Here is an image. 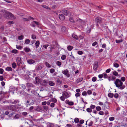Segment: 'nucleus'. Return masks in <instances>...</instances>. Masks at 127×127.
<instances>
[{
	"label": "nucleus",
	"mask_w": 127,
	"mask_h": 127,
	"mask_svg": "<svg viewBox=\"0 0 127 127\" xmlns=\"http://www.w3.org/2000/svg\"><path fill=\"white\" fill-rule=\"evenodd\" d=\"M20 88H17L16 89L17 93L20 95H26L30 97H31L33 95L35 94V91L34 90H32L31 91L32 94H28L27 92H25L24 90H20Z\"/></svg>",
	"instance_id": "1"
},
{
	"label": "nucleus",
	"mask_w": 127,
	"mask_h": 127,
	"mask_svg": "<svg viewBox=\"0 0 127 127\" xmlns=\"http://www.w3.org/2000/svg\"><path fill=\"white\" fill-rule=\"evenodd\" d=\"M114 82L115 84L116 87L118 88L120 87L123 84V83L118 78Z\"/></svg>",
	"instance_id": "2"
},
{
	"label": "nucleus",
	"mask_w": 127,
	"mask_h": 127,
	"mask_svg": "<svg viewBox=\"0 0 127 127\" xmlns=\"http://www.w3.org/2000/svg\"><path fill=\"white\" fill-rule=\"evenodd\" d=\"M17 106L16 105H11L8 106L7 109L12 111H14L17 109Z\"/></svg>",
	"instance_id": "3"
},
{
	"label": "nucleus",
	"mask_w": 127,
	"mask_h": 127,
	"mask_svg": "<svg viewBox=\"0 0 127 127\" xmlns=\"http://www.w3.org/2000/svg\"><path fill=\"white\" fill-rule=\"evenodd\" d=\"M103 21V19L100 16H98L95 18V21L96 23H98L101 24Z\"/></svg>",
	"instance_id": "4"
},
{
	"label": "nucleus",
	"mask_w": 127,
	"mask_h": 127,
	"mask_svg": "<svg viewBox=\"0 0 127 127\" xmlns=\"http://www.w3.org/2000/svg\"><path fill=\"white\" fill-rule=\"evenodd\" d=\"M102 108L103 110H105V111H107V110H106V109H109V104L107 101L105 102L104 105L102 106Z\"/></svg>",
	"instance_id": "5"
},
{
	"label": "nucleus",
	"mask_w": 127,
	"mask_h": 127,
	"mask_svg": "<svg viewBox=\"0 0 127 127\" xmlns=\"http://www.w3.org/2000/svg\"><path fill=\"white\" fill-rule=\"evenodd\" d=\"M30 100L29 99L25 101V104L26 106L32 105L34 104V102H32L30 103Z\"/></svg>",
	"instance_id": "6"
},
{
	"label": "nucleus",
	"mask_w": 127,
	"mask_h": 127,
	"mask_svg": "<svg viewBox=\"0 0 127 127\" xmlns=\"http://www.w3.org/2000/svg\"><path fill=\"white\" fill-rule=\"evenodd\" d=\"M98 64V62L96 61L95 62L93 67V69L95 70L96 71L97 70Z\"/></svg>",
	"instance_id": "7"
},
{
	"label": "nucleus",
	"mask_w": 127,
	"mask_h": 127,
	"mask_svg": "<svg viewBox=\"0 0 127 127\" xmlns=\"http://www.w3.org/2000/svg\"><path fill=\"white\" fill-rule=\"evenodd\" d=\"M62 95L65 96V98H67L69 97V95L67 92L65 91L62 92Z\"/></svg>",
	"instance_id": "8"
},
{
	"label": "nucleus",
	"mask_w": 127,
	"mask_h": 127,
	"mask_svg": "<svg viewBox=\"0 0 127 127\" xmlns=\"http://www.w3.org/2000/svg\"><path fill=\"white\" fill-rule=\"evenodd\" d=\"M12 15H13V14L11 13L10 14L7 13H5L4 15V17L7 19H8L9 18V16L11 17H12Z\"/></svg>",
	"instance_id": "9"
},
{
	"label": "nucleus",
	"mask_w": 127,
	"mask_h": 127,
	"mask_svg": "<svg viewBox=\"0 0 127 127\" xmlns=\"http://www.w3.org/2000/svg\"><path fill=\"white\" fill-rule=\"evenodd\" d=\"M16 61L17 62V64L18 66H19L20 64L21 63V59L20 57H17L16 59Z\"/></svg>",
	"instance_id": "10"
},
{
	"label": "nucleus",
	"mask_w": 127,
	"mask_h": 127,
	"mask_svg": "<svg viewBox=\"0 0 127 127\" xmlns=\"http://www.w3.org/2000/svg\"><path fill=\"white\" fill-rule=\"evenodd\" d=\"M116 78V77L113 76L112 75L109 76H108V80L109 81H114L115 80Z\"/></svg>",
	"instance_id": "11"
},
{
	"label": "nucleus",
	"mask_w": 127,
	"mask_h": 127,
	"mask_svg": "<svg viewBox=\"0 0 127 127\" xmlns=\"http://www.w3.org/2000/svg\"><path fill=\"white\" fill-rule=\"evenodd\" d=\"M59 17L60 19L62 21H63L65 19L64 15L61 14H59Z\"/></svg>",
	"instance_id": "12"
},
{
	"label": "nucleus",
	"mask_w": 127,
	"mask_h": 127,
	"mask_svg": "<svg viewBox=\"0 0 127 127\" xmlns=\"http://www.w3.org/2000/svg\"><path fill=\"white\" fill-rule=\"evenodd\" d=\"M27 62L29 64H33L35 62V61L32 59H29L27 60Z\"/></svg>",
	"instance_id": "13"
},
{
	"label": "nucleus",
	"mask_w": 127,
	"mask_h": 127,
	"mask_svg": "<svg viewBox=\"0 0 127 127\" xmlns=\"http://www.w3.org/2000/svg\"><path fill=\"white\" fill-rule=\"evenodd\" d=\"M31 19L34 20V18L31 16H29L28 17V18H24L23 20L24 21H28Z\"/></svg>",
	"instance_id": "14"
},
{
	"label": "nucleus",
	"mask_w": 127,
	"mask_h": 127,
	"mask_svg": "<svg viewBox=\"0 0 127 127\" xmlns=\"http://www.w3.org/2000/svg\"><path fill=\"white\" fill-rule=\"evenodd\" d=\"M65 102L66 103L68 104L69 105L72 106L74 105V102L72 101H69L68 100H66Z\"/></svg>",
	"instance_id": "15"
},
{
	"label": "nucleus",
	"mask_w": 127,
	"mask_h": 127,
	"mask_svg": "<svg viewBox=\"0 0 127 127\" xmlns=\"http://www.w3.org/2000/svg\"><path fill=\"white\" fill-rule=\"evenodd\" d=\"M5 114L7 115L9 114L8 116L9 117H10L13 115V112H5Z\"/></svg>",
	"instance_id": "16"
},
{
	"label": "nucleus",
	"mask_w": 127,
	"mask_h": 127,
	"mask_svg": "<svg viewBox=\"0 0 127 127\" xmlns=\"http://www.w3.org/2000/svg\"><path fill=\"white\" fill-rule=\"evenodd\" d=\"M18 88H20V89L24 90L26 88V87L24 84H21L20 85L19 87Z\"/></svg>",
	"instance_id": "17"
},
{
	"label": "nucleus",
	"mask_w": 127,
	"mask_h": 127,
	"mask_svg": "<svg viewBox=\"0 0 127 127\" xmlns=\"http://www.w3.org/2000/svg\"><path fill=\"white\" fill-rule=\"evenodd\" d=\"M35 83L37 84H38L40 83V80L39 79L38 77H35Z\"/></svg>",
	"instance_id": "18"
},
{
	"label": "nucleus",
	"mask_w": 127,
	"mask_h": 127,
	"mask_svg": "<svg viewBox=\"0 0 127 127\" xmlns=\"http://www.w3.org/2000/svg\"><path fill=\"white\" fill-rule=\"evenodd\" d=\"M41 85L44 86H46L47 85V83L46 81L45 80H43L41 83Z\"/></svg>",
	"instance_id": "19"
},
{
	"label": "nucleus",
	"mask_w": 127,
	"mask_h": 127,
	"mask_svg": "<svg viewBox=\"0 0 127 127\" xmlns=\"http://www.w3.org/2000/svg\"><path fill=\"white\" fill-rule=\"evenodd\" d=\"M26 85L27 87L28 88H30L31 87H33L34 85L32 83H28L26 84Z\"/></svg>",
	"instance_id": "20"
},
{
	"label": "nucleus",
	"mask_w": 127,
	"mask_h": 127,
	"mask_svg": "<svg viewBox=\"0 0 127 127\" xmlns=\"http://www.w3.org/2000/svg\"><path fill=\"white\" fill-rule=\"evenodd\" d=\"M31 57L32 59L36 60H37L38 59V57L34 55H32Z\"/></svg>",
	"instance_id": "21"
},
{
	"label": "nucleus",
	"mask_w": 127,
	"mask_h": 127,
	"mask_svg": "<svg viewBox=\"0 0 127 127\" xmlns=\"http://www.w3.org/2000/svg\"><path fill=\"white\" fill-rule=\"evenodd\" d=\"M62 83V81L60 80L59 78H58V80L56 81V84L58 85H61Z\"/></svg>",
	"instance_id": "22"
},
{
	"label": "nucleus",
	"mask_w": 127,
	"mask_h": 127,
	"mask_svg": "<svg viewBox=\"0 0 127 127\" xmlns=\"http://www.w3.org/2000/svg\"><path fill=\"white\" fill-rule=\"evenodd\" d=\"M72 37L75 39L77 40L78 39V37L77 35H76L75 33H73L72 34Z\"/></svg>",
	"instance_id": "23"
},
{
	"label": "nucleus",
	"mask_w": 127,
	"mask_h": 127,
	"mask_svg": "<svg viewBox=\"0 0 127 127\" xmlns=\"http://www.w3.org/2000/svg\"><path fill=\"white\" fill-rule=\"evenodd\" d=\"M42 109V108L41 106L39 105L36 108H35L36 111H40V110Z\"/></svg>",
	"instance_id": "24"
},
{
	"label": "nucleus",
	"mask_w": 127,
	"mask_h": 127,
	"mask_svg": "<svg viewBox=\"0 0 127 127\" xmlns=\"http://www.w3.org/2000/svg\"><path fill=\"white\" fill-rule=\"evenodd\" d=\"M83 80V78H78L76 81V83H78L82 81Z\"/></svg>",
	"instance_id": "25"
},
{
	"label": "nucleus",
	"mask_w": 127,
	"mask_h": 127,
	"mask_svg": "<svg viewBox=\"0 0 127 127\" xmlns=\"http://www.w3.org/2000/svg\"><path fill=\"white\" fill-rule=\"evenodd\" d=\"M5 70L8 71H12V69L10 67H7L5 68Z\"/></svg>",
	"instance_id": "26"
},
{
	"label": "nucleus",
	"mask_w": 127,
	"mask_h": 127,
	"mask_svg": "<svg viewBox=\"0 0 127 127\" xmlns=\"http://www.w3.org/2000/svg\"><path fill=\"white\" fill-rule=\"evenodd\" d=\"M69 72V71L68 69H66L62 71V73L65 75H66Z\"/></svg>",
	"instance_id": "27"
},
{
	"label": "nucleus",
	"mask_w": 127,
	"mask_h": 127,
	"mask_svg": "<svg viewBox=\"0 0 127 127\" xmlns=\"http://www.w3.org/2000/svg\"><path fill=\"white\" fill-rule=\"evenodd\" d=\"M40 43L38 41H37L35 44V47L36 48H38L39 45Z\"/></svg>",
	"instance_id": "28"
},
{
	"label": "nucleus",
	"mask_w": 127,
	"mask_h": 127,
	"mask_svg": "<svg viewBox=\"0 0 127 127\" xmlns=\"http://www.w3.org/2000/svg\"><path fill=\"white\" fill-rule=\"evenodd\" d=\"M61 30V31L63 32H65L66 31V27L64 26H63L62 27Z\"/></svg>",
	"instance_id": "29"
},
{
	"label": "nucleus",
	"mask_w": 127,
	"mask_h": 127,
	"mask_svg": "<svg viewBox=\"0 0 127 127\" xmlns=\"http://www.w3.org/2000/svg\"><path fill=\"white\" fill-rule=\"evenodd\" d=\"M73 48V47L70 45H69L67 47V49L68 51H70Z\"/></svg>",
	"instance_id": "30"
},
{
	"label": "nucleus",
	"mask_w": 127,
	"mask_h": 127,
	"mask_svg": "<svg viewBox=\"0 0 127 127\" xmlns=\"http://www.w3.org/2000/svg\"><path fill=\"white\" fill-rule=\"evenodd\" d=\"M49 85L51 86H53L55 85V83L53 81H49Z\"/></svg>",
	"instance_id": "31"
},
{
	"label": "nucleus",
	"mask_w": 127,
	"mask_h": 127,
	"mask_svg": "<svg viewBox=\"0 0 127 127\" xmlns=\"http://www.w3.org/2000/svg\"><path fill=\"white\" fill-rule=\"evenodd\" d=\"M20 102L19 101V100L16 99L13 101V102H12L13 104H16L17 103H19Z\"/></svg>",
	"instance_id": "32"
},
{
	"label": "nucleus",
	"mask_w": 127,
	"mask_h": 127,
	"mask_svg": "<svg viewBox=\"0 0 127 127\" xmlns=\"http://www.w3.org/2000/svg\"><path fill=\"white\" fill-rule=\"evenodd\" d=\"M120 112V113H119L120 116L124 117L126 115V113H125L124 112Z\"/></svg>",
	"instance_id": "33"
},
{
	"label": "nucleus",
	"mask_w": 127,
	"mask_h": 127,
	"mask_svg": "<svg viewBox=\"0 0 127 127\" xmlns=\"http://www.w3.org/2000/svg\"><path fill=\"white\" fill-rule=\"evenodd\" d=\"M108 95L109 97L112 98L114 96V94L112 93H110L108 94Z\"/></svg>",
	"instance_id": "34"
},
{
	"label": "nucleus",
	"mask_w": 127,
	"mask_h": 127,
	"mask_svg": "<svg viewBox=\"0 0 127 127\" xmlns=\"http://www.w3.org/2000/svg\"><path fill=\"white\" fill-rule=\"evenodd\" d=\"M67 11V10L65 9L63 10L64 14L65 15L67 16L68 15Z\"/></svg>",
	"instance_id": "35"
},
{
	"label": "nucleus",
	"mask_w": 127,
	"mask_h": 127,
	"mask_svg": "<svg viewBox=\"0 0 127 127\" xmlns=\"http://www.w3.org/2000/svg\"><path fill=\"white\" fill-rule=\"evenodd\" d=\"M11 52L14 54H17L18 53V51L15 49H14L11 51Z\"/></svg>",
	"instance_id": "36"
},
{
	"label": "nucleus",
	"mask_w": 127,
	"mask_h": 127,
	"mask_svg": "<svg viewBox=\"0 0 127 127\" xmlns=\"http://www.w3.org/2000/svg\"><path fill=\"white\" fill-rule=\"evenodd\" d=\"M42 68V67L41 65H40L37 67L36 69L38 70H39Z\"/></svg>",
	"instance_id": "37"
},
{
	"label": "nucleus",
	"mask_w": 127,
	"mask_h": 127,
	"mask_svg": "<svg viewBox=\"0 0 127 127\" xmlns=\"http://www.w3.org/2000/svg\"><path fill=\"white\" fill-rule=\"evenodd\" d=\"M103 77L104 78H108V76L106 73H103Z\"/></svg>",
	"instance_id": "38"
},
{
	"label": "nucleus",
	"mask_w": 127,
	"mask_h": 127,
	"mask_svg": "<svg viewBox=\"0 0 127 127\" xmlns=\"http://www.w3.org/2000/svg\"><path fill=\"white\" fill-rule=\"evenodd\" d=\"M30 42V40L29 39H26L25 40V43L26 44H29Z\"/></svg>",
	"instance_id": "39"
},
{
	"label": "nucleus",
	"mask_w": 127,
	"mask_h": 127,
	"mask_svg": "<svg viewBox=\"0 0 127 127\" xmlns=\"http://www.w3.org/2000/svg\"><path fill=\"white\" fill-rule=\"evenodd\" d=\"M51 101L54 103H56L57 102V100L55 98H51Z\"/></svg>",
	"instance_id": "40"
},
{
	"label": "nucleus",
	"mask_w": 127,
	"mask_h": 127,
	"mask_svg": "<svg viewBox=\"0 0 127 127\" xmlns=\"http://www.w3.org/2000/svg\"><path fill=\"white\" fill-rule=\"evenodd\" d=\"M24 50L26 52H29L30 50V49L27 47H25L24 48Z\"/></svg>",
	"instance_id": "41"
},
{
	"label": "nucleus",
	"mask_w": 127,
	"mask_h": 127,
	"mask_svg": "<svg viewBox=\"0 0 127 127\" xmlns=\"http://www.w3.org/2000/svg\"><path fill=\"white\" fill-rule=\"evenodd\" d=\"M12 67L13 68H15L16 66V64L15 62H13V63H12Z\"/></svg>",
	"instance_id": "42"
},
{
	"label": "nucleus",
	"mask_w": 127,
	"mask_h": 127,
	"mask_svg": "<svg viewBox=\"0 0 127 127\" xmlns=\"http://www.w3.org/2000/svg\"><path fill=\"white\" fill-rule=\"evenodd\" d=\"M46 66L50 68L51 67V65L48 62H46L45 63Z\"/></svg>",
	"instance_id": "43"
},
{
	"label": "nucleus",
	"mask_w": 127,
	"mask_h": 127,
	"mask_svg": "<svg viewBox=\"0 0 127 127\" xmlns=\"http://www.w3.org/2000/svg\"><path fill=\"white\" fill-rule=\"evenodd\" d=\"M66 58V56L65 55H63L61 57V59L63 60H65Z\"/></svg>",
	"instance_id": "44"
},
{
	"label": "nucleus",
	"mask_w": 127,
	"mask_h": 127,
	"mask_svg": "<svg viewBox=\"0 0 127 127\" xmlns=\"http://www.w3.org/2000/svg\"><path fill=\"white\" fill-rule=\"evenodd\" d=\"M69 21L70 22L72 23H74L75 21L74 20L73 18L72 17H70L69 19Z\"/></svg>",
	"instance_id": "45"
},
{
	"label": "nucleus",
	"mask_w": 127,
	"mask_h": 127,
	"mask_svg": "<svg viewBox=\"0 0 127 127\" xmlns=\"http://www.w3.org/2000/svg\"><path fill=\"white\" fill-rule=\"evenodd\" d=\"M112 74L113 75L116 76H117L118 75V73L117 71H115L113 72Z\"/></svg>",
	"instance_id": "46"
},
{
	"label": "nucleus",
	"mask_w": 127,
	"mask_h": 127,
	"mask_svg": "<svg viewBox=\"0 0 127 127\" xmlns=\"http://www.w3.org/2000/svg\"><path fill=\"white\" fill-rule=\"evenodd\" d=\"M123 40L122 39L119 40H116V42L117 43H119L123 42Z\"/></svg>",
	"instance_id": "47"
},
{
	"label": "nucleus",
	"mask_w": 127,
	"mask_h": 127,
	"mask_svg": "<svg viewBox=\"0 0 127 127\" xmlns=\"http://www.w3.org/2000/svg\"><path fill=\"white\" fill-rule=\"evenodd\" d=\"M16 48L18 49H21L22 48V47L21 46H18L17 45H16Z\"/></svg>",
	"instance_id": "48"
},
{
	"label": "nucleus",
	"mask_w": 127,
	"mask_h": 127,
	"mask_svg": "<svg viewBox=\"0 0 127 127\" xmlns=\"http://www.w3.org/2000/svg\"><path fill=\"white\" fill-rule=\"evenodd\" d=\"M79 121V119L77 118H75L74 119V122L75 123H77Z\"/></svg>",
	"instance_id": "49"
},
{
	"label": "nucleus",
	"mask_w": 127,
	"mask_h": 127,
	"mask_svg": "<svg viewBox=\"0 0 127 127\" xmlns=\"http://www.w3.org/2000/svg\"><path fill=\"white\" fill-rule=\"evenodd\" d=\"M18 39L19 40H22L23 39L24 36L22 35H21L19 36L18 37Z\"/></svg>",
	"instance_id": "50"
},
{
	"label": "nucleus",
	"mask_w": 127,
	"mask_h": 127,
	"mask_svg": "<svg viewBox=\"0 0 127 127\" xmlns=\"http://www.w3.org/2000/svg\"><path fill=\"white\" fill-rule=\"evenodd\" d=\"M126 80V78L124 77H122L121 78L120 80L122 82H124Z\"/></svg>",
	"instance_id": "51"
},
{
	"label": "nucleus",
	"mask_w": 127,
	"mask_h": 127,
	"mask_svg": "<svg viewBox=\"0 0 127 127\" xmlns=\"http://www.w3.org/2000/svg\"><path fill=\"white\" fill-rule=\"evenodd\" d=\"M96 109L97 111H99L101 109V108L100 106H98L96 107Z\"/></svg>",
	"instance_id": "52"
},
{
	"label": "nucleus",
	"mask_w": 127,
	"mask_h": 127,
	"mask_svg": "<svg viewBox=\"0 0 127 127\" xmlns=\"http://www.w3.org/2000/svg\"><path fill=\"white\" fill-rule=\"evenodd\" d=\"M96 77H93L92 79V81L94 82H95L96 81Z\"/></svg>",
	"instance_id": "53"
},
{
	"label": "nucleus",
	"mask_w": 127,
	"mask_h": 127,
	"mask_svg": "<svg viewBox=\"0 0 127 127\" xmlns=\"http://www.w3.org/2000/svg\"><path fill=\"white\" fill-rule=\"evenodd\" d=\"M113 66L117 68L119 66V65L117 63H115L113 64Z\"/></svg>",
	"instance_id": "54"
},
{
	"label": "nucleus",
	"mask_w": 127,
	"mask_h": 127,
	"mask_svg": "<svg viewBox=\"0 0 127 127\" xmlns=\"http://www.w3.org/2000/svg\"><path fill=\"white\" fill-rule=\"evenodd\" d=\"M30 25L31 26L34 27H35L36 26L35 25L34 23L33 22L31 23L30 24Z\"/></svg>",
	"instance_id": "55"
},
{
	"label": "nucleus",
	"mask_w": 127,
	"mask_h": 127,
	"mask_svg": "<svg viewBox=\"0 0 127 127\" xmlns=\"http://www.w3.org/2000/svg\"><path fill=\"white\" fill-rule=\"evenodd\" d=\"M114 97L116 98H117L118 97L119 95L117 93H115L114 95Z\"/></svg>",
	"instance_id": "56"
},
{
	"label": "nucleus",
	"mask_w": 127,
	"mask_h": 127,
	"mask_svg": "<svg viewBox=\"0 0 127 127\" xmlns=\"http://www.w3.org/2000/svg\"><path fill=\"white\" fill-rule=\"evenodd\" d=\"M56 64L58 66H60L61 65V63L59 61H58L57 62Z\"/></svg>",
	"instance_id": "57"
},
{
	"label": "nucleus",
	"mask_w": 127,
	"mask_h": 127,
	"mask_svg": "<svg viewBox=\"0 0 127 127\" xmlns=\"http://www.w3.org/2000/svg\"><path fill=\"white\" fill-rule=\"evenodd\" d=\"M125 85H122V86H120V87L119 88L120 89L123 90L125 88Z\"/></svg>",
	"instance_id": "58"
},
{
	"label": "nucleus",
	"mask_w": 127,
	"mask_h": 127,
	"mask_svg": "<svg viewBox=\"0 0 127 127\" xmlns=\"http://www.w3.org/2000/svg\"><path fill=\"white\" fill-rule=\"evenodd\" d=\"M55 71V70L53 68L51 69H50V72L52 73L54 72Z\"/></svg>",
	"instance_id": "59"
},
{
	"label": "nucleus",
	"mask_w": 127,
	"mask_h": 127,
	"mask_svg": "<svg viewBox=\"0 0 127 127\" xmlns=\"http://www.w3.org/2000/svg\"><path fill=\"white\" fill-rule=\"evenodd\" d=\"M43 109L44 110L47 111L48 109V107L47 106H43Z\"/></svg>",
	"instance_id": "60"
},
{
	"label": "nucleus",
	"mask_w": 127,
	"mask_h": 127,
	"mask_svg": "<svg viewBox=\"0 0 127 127\" xmlns=\"http://www.w3.org/2000/svg\"><path fill=\"white\" fill-rule=\"evenodd\" d=\"M36 36L32 34V38L33 39H35L36 38Z\"/></svg>",
	"instance_id": "61"
},
{
	"label": "nucleus",
	"mask_w": 127,
	"mask_h": 127,
	"mask_svg": "<svg viewBox=\"0 0 127 127\" xmlns=\"http://www.w3.org/2000/svg\"><path fill=\"white\" fill-rule=\"evenodd\" d=\"M77 53L79 55H81L83 54V52L82 51H79L77 52Z\"/></svg>",
	"instance_id": "62"
},
{
	"label": "nucleus",
	"mask_w": 127,
	"mask_h": 127,
	"mask_svg": "<svg viewBox=\"0 0 127 127\" xmlns=\"http://www.w3.org/2000/svg\"><path fill=\"white\" fill-rule=\"evenodd\" d=\"M61 100L63 101H64V97L63 96H62L60 97Z\"/></svg>",
	"instance_id": "63"
},
{
	"label": "nucleus",
	"mask_w": 127,
	"mask_h": 127,
	"mask_svg": "<svg viewBox=\"0 0 127 127\" xmlns=\"http://www.w3.org/2000/svg\"><path fill=\"white\" fill-rule=\"evenodd\" d=\"M109 119L110 121H112L114 120V117H110L109 118Z\"/></svg>",
	"instance_id": "64"
}]
</instances>
